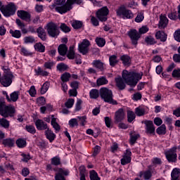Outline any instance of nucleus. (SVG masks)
I'll return each instance as SVG.
<instances>
[{
  "label": "nucleus",
  "mask_w": 180,
  "mask_h": 180,
  "mask_svg": "<svg viewBox=\"0 0 180 180\" xmlns=\"http://www.w3.org/2000/svg\"><path fill=\"white\" fill-rule=\"evenodd\" d=\"M148 32V27L147 26H142L139 28L138 33L141 36V34H144Z\"/></svg>",
  "instance_id": "nucleus-60"
},
{
  "label": "nucleus",
  "mask_w": 180,
  "mask_h": 180,
  "mask_svg": "<svg viewBox=\"0 0 180 180\" xmlns=\"http://www.w3.org/2000/svg\"><path fill=\"white\" fill-rule=\"evenodd\" d=\"M100 96L101 99L107 103L117 105V101L113 99V93H112V90H110L106 87H103L100 89Z\"/></svg>",
  "instance_id": "nucleus-5"
},
{
  "label": "nucleus",
  "mask_w": 180,
  "mask_h": 180,
  "mask_svg": "<svg viewBox=\"0 0 180 180\" xmlns=\"http://www.w3.org/2000/svg\"><path fill=\"white\" fill-rule=\"evenodd\" d=\"M35 126L37 130H47L49 129L47 123L44 122L42 120H37L35 122Z\"/></svg>",
  "instance_id": "nucleus-20"
},
{
  "label": "nucleus",
  "mask_w": 180,
  "mask_h": 180,
  "mask_svg": "<svg viewBox=\"0 0 180 180\" xmlns=\"http://www.w3.org/2000/svg\"><path fill=\"white\" fill-rule=\"evenodd\" d=\"M180 176V169L178 168H174L171 173V180L179 179Z\"/></svg>",
  "instance_id": "nucleus-29"
},
{
  "label": "nucleus",
  "mask_w": 180,
  "mask_h": 180,
  "mask_svg": "<svg viewBox=\"0 0 180 180\" xmlns=\"http://www.w3.org/2000/svg\"><path fill=\"white\" fill-rule=\"evenodd\" d=\"M117 16L123 18V19H133L134 14L130 10L126 9L124 7H120L116 11Z\"/></svg>",
  "instance_id": "nucleus-8"
},
{
  "label": "nucleus",
  "mask_w": 180,
  "mask_h": 180,
  "mask_svg": "<svg viewBox=\"0 0 180 180\" xmlns=\"http://www.w3.org/2000/svg\"><path fill=\"white\" fill-rule=\"evenodd\" d=\"M130 162H131V151L127 150L121 159V164L122 165H126L127 164H130Z\"/></svg>",
  "instance_id": "nucleus-18"
},
{
  "label": "nucleus",
  "mask_w": 180,
  "mask_h": 180,
  "mask_svg": "<svg viewBox=\"0 0 180 180\" xmlns=\"http://www.w3.org/2000/svg\"><path fill=\"white\" fill-rule=\"evenodd\" d=\"M74 49H75V46L74 45L72 46H70L69 48V51L67 54V57L68 58H69V60H74V58L77 57V55H75V51H74Z\"/></svg>",
  "instance_id": "nucleus-28"
},
{
  "label": "nucleus",
  "mask_w": 180,
  "mask_h": 180,
  "mask_svg": "<svg viewBox=\"0 0 180 180\" xmlns=\"http://www.w3.org/2000/svg\"><path fill=\"white\" fill-rule=\"evenodd\" d=\"M54 171L56 172L55 175V180H66L64 176H68L70 174L68 170L63 168L54 169Z\"/></svg>",
  "instance_id": "nucleus-13"
},
{
  "label": "nucleus",
  "mask_w": 180,
  "mask_h": 180,
  "mask_svg": "<svg viewBox=\"0 0 180 180\" xmlns=\"http://www.w3.org/2000/svg\"><path fill=\"white\" fill-rule=\"evenodd\" d=\"M110 61V65L111 67H115L117 63H119V60H117V56L116 55H112L109 58Z\"/></svg>",
  "instance_id": "nucleus-36"
},
{
  "label": "nucleus",
  "mask_w": 180,
  "mask_h": 180,
  "mask_svg": "<svg viewBox=\"0 0 180 180\" xmlns=\"http://www.w3.org/2000/svg\"><path fill=\"white\" fill-rule=\"evenodd\" d=\"M125 114L124 110L123 108H120L115 113L114 120L115 123H120V122H123L124 120Z\"/></svg>",
  "instance_id": "nucleus-16"
},
{
  "label": "nucleus",
  "mask_w": 180,
  "mask_h": 180,
  "mask_svg": "<svg viewBox=\"0 0 180 180\" xmlns=\"http://www.w3.org/2000/svg\"><path fill=\"white\" fill-rule=\"evenodd\" d=\"M24 43L25 44H32L36 43V39H34V37L32 36L25 37H24Z\"/></svg>",
  "instance_id": "nucleus-41"
},
{
  "label": "nucleus",
  "mask_w": 180,
  "mask_h": 180,
  "mask_svg": "<svg viewBox=\"0 0 180 180\" xmlns=\"http://www.w3.org/2000/svg\"><path fill=\"white\" fill-rule=\"evenodd\" d=\"M96 43L98 46V47H103L105 44H106V41L103 38H96Z\"/></svg>",
  "instance_id": "nucleus-51"
},
{
  "label": "nucleus",
  "mask_w": 180,
  "mask_h": 180,
  "mask_svg": "<svg viewBox=\"0 0 180 180\" xmlns=\"http://www.w3.org/2000/svg\"><path fill=\"white\" fill-rule=\"evenodd\" d=\"M146 133L147 134H155V127H154V123L153 121H146Z\"/></svg>",
  "instance_id": "nucleus-17"
},
{
  "label": "nucleus",
  "mask_w": 180,
  "mask_h": 180,
  "mask_svg": "<svg viewBox=\"0 0 180 180\" xmlns=\"http://www.w3.org/2000/svg\"><path fill=\"white\" fill-rule=\"evenodd\" d=\"M136 119V114L133 111H128L127 112V121L129 123H131L133 120Z\"/></svg>",
  "instance_id": "nucleus-42"
},
{
  "label": "nucleus",
  "mask_w": 180,
  "mask_h": 180,
  "mask_svg": "<svg viewBox=\"0 0 180 180\" xmlns=\"http://www.w3.org/2000/svg\"><path fill=\"white\" fill-rule=\"evenodd\" d=\"M17 16H18L20 19H22V20H25V22H27L28 23H30V22H32V15L30 14V13L26 11H18Z\"/></svg>",
  "instance_id": "nucleus-15"
},
{
  "label": "nucleus",
  "mask_w": 180,
  "mask_h": 180,
  "mask_svg": "<svg viewBox=\"0 0 180 180\" xmlns=\"http://www.w3.org/2000/svg\"><path fill=\"white\" fill-rule=\"evenodd\" d=\"M109 81L105 77H101L96 80L97 86H101V85L108 84Z\"/></svg>",
  "instance_id": "nucleus-33"
},
{
  "label": "nucleus",
  "mask_w": 180,
  "mask_h": 180,
  "mask_svg": "<svg viewBox=\"0 0 180 180\" xmlns=\"http://www.w3.org/2000/svg\"><path fill=\"white\" fill-rule=\"evenodd\" d=\"M37 33L38 34V37H39L42 41H46V40H47V34L43 27H39L37 29Z\"/></svg>",
  "instance_id": "nucleus-21"
},
{
  "label": "nucleus",
  "mask_w": 180,
  "mask_h": 180,
  "mask_svg": "<svg viewBox=\"0 0 180 180\" xmlns=\"http://www.w3.org/2000/svg\"><path fill=\"white\" fill-rule=\"evenodd\" d=\"M52 120L51 121V124L53 126L56 131H60V124L57 123V118L54 117V115H51Z\"/></svg>",
  "instance_id": "nucleus-30"
},
{
  "label": "nucleus",
  "mask_w": 180,
  "mask_h": 180,
  "mask_svg": "<svg viewBox=\"0 0 180 180\" xmlns=\"http://www.w3.org/2000/svg\"><path fill=\"white\" fill-rule=\"evenodd\" d=\"M128 34L131 39V44L137 46L139 39L141 37L140 33L136 30H131L128 32Z\"/></svg>",
  "instance_id": "nucleus-14"
},
{
  "label": "nucleus",
  "mask_w": 180,
  "mask_h": 180,
  "mask_svg": "<svg viewBox=\"0 0 180 180\" xmlns=\"http://www.w3.org/2000/svg\"><path fill=\"white\" fill-rule=\"evenodd\" d=\"M16 144H17L18 147H19V148H25V146L27 144L26 140H25L23 139H18L16 141Z\"/></svg>",
  "instance_id": "nucleus-48"
},
{
  "label": "nucleus",
  "mask_w": 180,
  "mask_h": 180,
  "mask_svg": "<svg viewBox=\"0 0 180 180\" xmlns=\"http://www.w3.org/2000/svg\"><path fill=\"white\" fill-rule=\"evenodd\" d=\"M15 23L17 24V26H18L19 29H20L22 33L23 34H26L30 31L31 33H36V30L34 29V27L33 26H29L28 30L26 29V25L24 24L23 22L20 20V19H16Z\"/></svg>",
  "instance_id": "nucleus-11"
},
{
  "label": "nucleus",
  "mask_w": 180,
  "mask_h": 180,
  "mask_svg": "<svg viewBox=\"0 0 180 180\" xmlns=\"http://www.w3.org/2000/svg\"><path fill=\"white\" fill-rule=\"evenodd\" d=\"M18 11V7L13 2H10L7 5L4 6L1 1L0 11L5 16V18H10V16H13Z\"/></svg>",
  "instance_id": "nucleus-3"
},
{
  "label": "nucleus",
  "mask_w": 180,
  "mask_h": 180,
  "mask_svg": "<svg viewBox=\"0 0 180 180\" xmlns=\"http://www.w3.org/2000/svg\"><path fill=\"white\" fill-rule=\"evenodd\" d=\"M16 110L13 105H6L5 101L0 100V115L3 117H13Z\"/></svg>",
  "instance_id": "nucleus-4"
},
{
  "label": "nucleus",
  "mask_w": 180,
  "mask_h": 180,
  "mask_svg": "<svg viewBox=\"0 0 180 180\" xmlns=\"http://www.w3.org/2000/svg\"><path fill=\"white\" fill-rule=\"evenodd\" d=\"M155 37L160 41H167V34L163 31H158L155 34Z\"/></svg>",
  "instance_id": "nucleus-23"
},
{
  "label": "nucleus",
  "mask_w": 180,
  "mask_h": 180,
  "mask_svg": "<svg viewBox=\"0 0 180 180\" xmlns=\"http://www.w3.org/2000/svg\"><path fill=\"white\" fill-rule=\"evenodd\" d=\"M56 68H57L58 71L63 72L67 71V70H68V65H67L64 63H60L57 65Z\"/></svg>",
  "instance_id": "nucleus-50"
},
{
  "label": "nucleus",
  "mask_w": 180,
  "mask_h": 180,
  "mask_svg": "<svg viewBox=\"0 0 180 180\" xmlns=\"http://www.w3.org/2000/svg\"><path fill=\"white\" fill-rule=\"evenodd\" d=\"M140 137V134H136V132H131L130 133V144L131 146H134L137 141V139Z\"/></svg>",
  "instance_id": "nucleus-32"
},
{
  "label": "nucleus",
  "mask_w": 180,
  "mask_h": 180,
  "mask_svg": "<svg viewBox=\"0 0 180 180\" xmlns=\"http://www.w3.org/2000/svg\"><path fill=\"white\" fill-rule=\"evenodd\" d=\"M9 33L13 37H15V39H20V37H22L20 30H15L13 31V30H10Z\"/></svg>",
  "instance_id": "nucleus-35"
},
{
  "label": "nucleus",
  "mask_w": 180,
  "mask_h": 180,
  "mask_svg": "<svg viewBox=\"0 0 180 180\" xmlns=\"http://www.w3.org/2000/svg\"><path fill=\"white\" fill-rule=\"evenodd\" d=\"M3 144L6 147H13V144H15V141L11 139H4L3 141Z\"/></svg>",
  "instance_id": "nucleus-43"
},
{
  "label": "nucleus",
  "mask_w": 180,
  "mask_h": 180,
  "mask_svg": "<svg viewBox=\"0 0 180 180\" xmlns=\"http://www.w3.org/2000/svg\"><path fill=\"white\" fill-rule=\"evenodd\" d=\"M0 126L4 129H9V121L5 118H0Z\"/></svg>",
  "instance_id": "nucleus-46"
},
{
  "label": "nucleus",
  "mask_w": 180,
  "mask_h": 180,
  "mask_svg": "<svg viewBox=\"0 0 180 180\" xmlns=\"http://www.w3.org/2000/svg\"><path fill=\"white\" fill-rule=\"evenodd\" d=\"M122 77L118 76L115 79L116 86L120 91H123V89L126 88V84H127V85H129L130 86H136L139 81L143 77V73H137L134 72L123 70Z\"/></svg>",
  "instance_id": "nucleus-1"
},
{
  "label": "nucleus",
  "mask_w": 180,
  "mask_h": 180,
  "mask_svg": "<svg viewBox=\"0 0 180 180\" xmlns=\"http://www.w3.org/2000/svg\"><path fill=\"white\" fill-rule=\"evenodd\" d=\"M143 20H144V13H138L136 17L135 18V22H136V23H141V22H143Z\"/></svg>",
  "instance_id": "nucleus-52"
},
{
  "label": "nucleus",
  "mask_w": 180,
  "mask_h": 180,
  "mask_svg": "<svg viewBox=\"0 0 180 180\" xmlns=\"http://www.w3.org/2000/svg\"><path fill=\"white\" fill-rule=\"evenodd\" d=\"M45 29L49 36V37H53V39H57L58 36H60V30L58 29V26L57 24L53 22H48Z\"/></svg>",
  "instance_id": "nucleus-6"
},
{
  "label": "nucleus",
  "mask_w": 180,
  "mask_h": 180,
  "mask_svg": "<svg viewBox=\"0 0 180 180\" xmlns=\"http://www.w3.org/2000/svg\"><path fill=\"white\" fill-rule=\"evenodd\" d=\"M25 129L28 133H30L31 134H34L36 133V128H34V126L33 125H27L25 127Z\"/></svg>",
  "instance_id": "nucleus-57"
},
{
  "label": "nucleus",
  "mask_w": 180,
  "mask_h": 180,
  "mask_svg": "<svg viewBox=\"0 0 180 180\" xmlns=\"http://www.w3.org/2000/svg\"><path fill=\"white\" fill-rule=\"evenodd\" d=\"M70 77L71 74H70L69 72H65L61 75L60 79L63 82H68Z\"/></svg>",
  "instance_id": "nucleus-49"
},
{
  "label": "nucleus",
  "mask_w": 180,
  "mask_h": 180,
  "mask_svg": "<svg viewBox=\"0 0 180 180\" xmlns=\"http://www.w3.org/2000/svg\"><path fill=\"white\" fill-rule=\"evenodd\" d=\"M89 95L91 99H97V98H99V91L93 89L90 91Z\"/></svg>",
  "instance_id": "nucleus-38"
},
{
  "label": "nucleus",
  "mask_w": 180,
  "mask_h": 180,
  "mask_svg": "<svg viewBox=\"0 0 180 180\" xmlns=\"http://www.w3.org/2000/svg\"><path fill=\"white\" fill-rule=\"evenodd\" d=\"M178 148L176 146H174L170 148L169 150L165 152L166 155V158L169 162H176V158L178 155L176 154V149Z\"/></svg>",
  "instance_id": "nucleus-9"
},
{
  "label": "nucleus",
  "mask_w": 180,
  "mask_h": 180,
  "mask_svg": "<svg viewBox=\"0 0 180 180\" xmlns=\"http://www.w3.org/2000/svg\"><path fill=\"white\" fill-rule=\"evenodd\" d=\"M89 177L91 180H101V178H99L98 173L95 170L90 171Z\"/></svg>",
  "instance_id": "nucleus-45"
},
{
  "label": "nucleus",
  "mask_w": 180,
  "mask_h": 180,
  "mask_svg": "<svg viewBox=\"0 0 180 180\" xmlns=\"http://www.w3.org/2000/svg\"><path fill=\"white\" fill-rule=\"evenodd\" d=\"M172 75L174 78H180V69H174Z\"/></svg>",
  "instance_id": "nucleus-63"
},
{
  "label": "nucleus",
  "mask_w": 180,
  "mask_h": 180,
  "mask_svg": "<svg viewBox=\"0 0 180 180\" xmlns=\"http://www.w3.org/2000/svg\"><path fill=\"white\" fill-rule=\"evenodd\" d=\"M145 41L147 43V44H150L152 46L153 44H155L157 41H155V39L152 36H148L145 38Z\"/></svg>",
  "instance_id": "nucleus-47"
},
{
  "label": "nucleus",
  "mask_w": 180,
  "mask_h": 180,
  "mask_svg": "<svg viewBox=\"0 0 180 180\" xmlns=\"http://www.w3.org/2000/svg\"><path fill=\"white\" fill-rule=\"evenodd\" d=\"M19 99V91H14L11 94L10 98L7 100L8 102H16Z\"/></svg>",
  "instance_id": "nucleus-31"
},
{
  "label": "nucleus",
  "mask_w": 180,
  "mask_h": 180,
  "mask_svg": "<svg viewBox=\"0 0 180 180\" xmlns=\"http://www.w3.org/2000/svg\"><path fill=\"white\" fill-rule=\"evenodd\" d=\"M75 103V100L74 98H68L65 103V106L68 109H71L74 106V103Z\"/></svg>",
  "instance_id": "nucleus-44"
},
{
  "label": "nucleus",
  "mask_w": 180,
  "mask_h": 180,
  "mask_svg": "<svg viewBox=\"0 0 180 180\" xmlns=\"http://www.w3.org/2000/svg\"><path fill=\"white\" fill-rule=\"evenodd\" d=\"M20 51L23 56H32V53L24 46L21 47Z\"/></svg>",
  "instance_id": "nucleus-62"
},
{
  "label": "nucleus",
  "mask_w": 180,
  "mask_h": 180,
  "mask_svg": "<svg viewBox=\"0 0 180 180\" xmlns=\"http://www.w3.org/2000/svg\"><path fill=\"white\" fill-rule=\"evenodd\" d=\"M50 88V82H46L41 88V94L44 95L47 91H49V89Z\"/></svg>",
  "instance_id": "nucleus-37"
},
{
  "label": "nucleus",
  "mask_w": 180,
  "mask_h": 180,
  "mask_svg": "<svg viewBox=\"0 0 180 180\" xmlns=\"http://www.w3.org/2000/svg\"><path fill=\"white\" fill-rule=\"evenodd\" d=\"M4 75L1 77H0V83L3 86H10L12 84V79H13V75L12 72L8 71V68H4Z\"/></svg>",
  "instance_id": "nucleus-7"
},
{
  "label": "nucleus",
  "mask_w": 180,
  "mask_h": 180,
  "mask_svg": "<svg viewBox=\"0 0 180 180\" xmlns=\"http://www.w3.org/2000/svg\"><path fill=\"white\" fill-rule=\"evenodd\" d=\"M135 113L137 116H144L146 110L143 108H136Z\"/></svg>",
  "instance_id": "nucleus-58"
},
{
  "label": "nucleus",
  "mask_w": 180,
  "mask_h": 180,
  "mask_svg": "<svg viewBox=\"0 0 180 180\" xmlns=\"http://www.w3.org/2000/svg\"><path fill=\"white\" fill-rule=\"evenodd\" d=\"M29 94L30 95V96L34 97L36 96V88L34 87V86H32L29 90Z\"/></svg>",
  "instance_id": "nucleus-64"
},
{
  "label": "nucleus",
  "mask_w": 180,
  "mask_h": 180,
  "mask_svg": "<svg viewBox=\"0 0 180 180\" xmlns=\"http://www.w3.org/2000/svg\"><path fill=\"white\" fill-rule=\"evenodd\" d=\"M82 100L78 98L77 101V103L75 104V110L76 112H79V110H81V109H82Z\"/></svg>",
  "instance_id": "nucleus-54"
},
{
  "label": "nucleus",
  "mask_w": 180,
  "mask_h": 180,
  "mask_svg": "<svg viewBox=\"0 0 180 180\" xmlns=\"http://www.w3.org/2000/svg\"><path fill=\"white\" fill-rule=\"evenodd\" d=\"M58 51L60 56H63V57H64V56L67 54V51H68V47H67V45L65 44H60L58 48Z\"/></svg>",
  "instance_id": "nucleus-25"
},
{
  "label": "nucleus",
  "mask_w": 180,
  "mask_h": 180,
  "mask_svg": "<svg viewBox=\"0 0 180 180\" xmlns=\"http://www.w3.org/2000/svg\"><path fill=\"white\" fill-rule=\"evenodd\" d=\"M71 25L73 29L78 30L84 27V22L80 20H73L71 21Z\"/></svg>",
  "instance_id": "nucleus-26"
},
{
  "label": "nucleus",
  "mask_w": 180,
  "mask_h": 180,
  "mask_svg": "<svg viewBox=\"0 0 180 180\" xmlns=\"http://www.w3.org/2000/svg\"><path fill=\"white\" fill-rule=\"evenodd\" d=\"M35 72L37 75H41L42 77H47V75H49V72L46 70H43L40 67L35 69Z\"/></svg>",
  "instance_id": "nucleus-40"
},
{
  "label": "nucleus",
  "mask_w": 180,
  "mask_h": 180,
  "mask_svg": "<svg viewBox=\"0 0 180 180\" xmlns=\"http://www.w3.org/2000/svg\"><path fill=\"white\" fill-rule=\"evenodd\" d=\"M89 46H91L89 40L86 39H83L82 41L78 45V50L82 54H83V56H85L86 54H88Z\"/></svg>",
  "instance_id": "nucleus-12"
},
{
  "label": "nucleus",
  "mask_w": 180,
  "mask_h": 180,
  "mask_svg": "<svg viewBox=\"0 0 180 180\" xmlns=\"http://www.w3.org/2000/svg\"><path fill=\"white\" fill-rule=\"evenodd\" d=\"M174 38L176 41H179V43H180V29H178L174 32Z\"/></svg>",
  "instance_id": "nucleus-61"
},
{
  "label": "nucleus",
  "mask_w": 180,
  "mask_h": 180,
  "mask_svg": "<svg viewBox=\"0 0 180 180\" xmlns=\"http://www.w3.org/2000/svg\"><path fill=\"white\" fill-rule=\"evenodd\" d=\"M69 126L70 127L74 128V127H78V120H77V118L71 119L69 121Z\"/></svg>",
  "instance_id": "nucleus-55"
},
{
  "label": "nucleus",
  "mask_w": 180,
  "mask_h": 180,
  "mask_svg": "<svg viewBox=\"0 0 180 180\" xmlns=\"http://www.w3.org/2000/svg\"><path fill=\"white\" fill-rule=\"evenodd\" d=\"M52 165H60L61 164V160L58 157H54L51 159Z\"/></svg>",
  "instance_id": "nucleus-59"
},
{
  "label": "nucleus",
  "mask_w": 180,
  "mask_h": 180,
  "mask_svg": "<svg viewBox=\"0 0 180 180\" xmlns=\"http://www.w3.org/2000/svg\"><path fill=\"white\" fill-rule=\"evenodd\" d=\"M37 103L38 106H44L46 105V98L43 96H41L37 99Z\"/></svg>",
  "instance_id": "nucleus-56"
},
{
  "label": "nucleus",
  "mask_w": 180,
  "mask_h": 180,
  "mask_svg": "<svg viewBox=\"0 0 180 180\" xmlns=\"http://www.w3.org/2000/svg\"><path fill=\"white\" fill-rule=\"evenodd\" d=\"M45 136L51 143L56 139V134L49 128L45 131Z\"/></svg>",
  "instance_id": "nucleus-24"
},
{
  "label": "nucleus",
  "mask_w": 180,
  "mask_h": 180,
  "mask_svg": "<svg viewBox=\"0 0 180 180\" xmlns=\"http://www.w3.org/2000/svg\"><path fill=\"white\" fill-rule=\"evenodd\" d=\"M34 47L36 51H39V53H44L46 51V46L40 42L35 44Z\"/></svg>",
  "instance_id": "nucleus-34"
},
{
  "label": "nucleus",
  "mask_w": 180,
  "mask_h": 180,
  "mask_svg": "<svg viewBox=\"0 0 180 180\" xmlns=\"http://www.w3.org/2000/svg\"><path fill=\"white\" fill-rule=\"evenodd\" d=\"M167 26H168V18L167 16L161 15L160 16L158 27L159 29H165Z\"/></svg>",
  "instance_id": "nucleus-22"
},
{
  "label": "nucleus",
  "mask_w": 180,
  "mask_h": 180,
  "mask_svg": "<svg viewBox=\"0 0 180 180\" xmlns=\"http://www.w3.org/2000/svg\"><path fill=\"white\" fill-rule=\"evenodd\" d=\"M60 27L61 31L64 32V33H69V32H71V28H70V27L65 25V23H62Z\"/></svg>",
  "instance_id": "nucleus-53"
},
{
  "label": "nucleus",
  "mask_w": 180,
  "mask_h": 180,
  "mask_svg": "<svg viewBox=\"0 0 180 180\" xmlns=\"http://www.w3.org/2000/svg\"><path fill=\"white\" fill-rule=\"evenodd\" d=\"M121 61H122V63L125 67H129L131 63V59L130 58V56L128 55H123L120 57Z\"/></svg>",
  "instance_id": "nucleus-27"
},
{
  "label": "nucleus",
  "mask_w": 180,
  "mask_h": 180,
  "mask_svg": "<svg viewBox=\"0 0 180 180\" xmlns=\"http://www.w3.org/2000/svg\"><path fill=\"white\" fill-rule=\"evenodd\" d=\"M156 133L160 135L165 134L167 133V127L165 124H162L156 129Z\"/></svg>",
  "instance_id": "nucleus-39"
},
{
  "label": "nucleus",
  "mask_w": 180,
  "mask_h": 180,
  "mask_svg": "<svg viewBox=\"0 0 180 180\" xmlns=\"http://www.w3.org/2000/svg\"><path fill=\"white\" fill-rule=\"evenodd\" d=\"M75 4L81 5L82 0H67L66 2L65 0H55V5H56L55 11L60 15H63V13L70 12Z\"/></svg>",
  "instance_id": "nucleus-2"
},
{
  "label": "nucleus",
  "mask_w": 180,
  "mask_h": 180,
  "mask_svg": "<svg viewBox=\"0 0 180 180\" xmlns=\"http://www.w3.org/2000/svg\"><path fill=\"white\" fill-rule=\"evenodd\" d=\"M108 15H109V8L107 6L98 9L96 13V18L101 22H106L108 20Z\"/></svg>",
  "instance_id": "nucleus-10"
},
{
  "label": "nucleus",
  "mask_w": 180,
  "mask_h": 180,
  "mask_svg": "<svg viewBox=\"0 0 180 180\" xmlns=\"http://www.w3.org/2000/svg\"><path fill=\"white\" fill-rule=\"evenodd\" d=\"M93 67L94 68H96L97 70H99L100 71H105L106 70V65L102 60H95L92 63Z\"/></svg>",
  "instance_id": "nucleus-19"
}]
</instances>
